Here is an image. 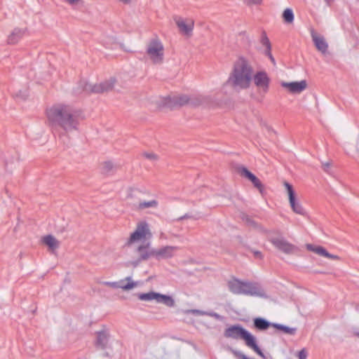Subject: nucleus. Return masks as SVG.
Returning <instances> with one entry per match:
<instances>
[{
	"label": "nucleus",
	"mask_w": 359,
	"mask_h": 359,
	"mask_svg": "<svg viewBox=\"0 0 359 359\" xmlns=\"http://www.w3.org/2000/svg\"><path fill=\"white\" fill-rule=\"evenodd\" d=\"M273 323H270L266 320L262 318L254 319V325L259 330H265L268 329Z\"/></svg>",
	"instance_id": "obj_24"
},
{
	"label": "nucleus",
	"mask_w": 359,
	"mask_h": 359,
	"mask_svg": "<svg viewBox=\"0 0 359 359\" xmlns=\"http://www.w3.org/2000/svg\"><path fill=\"white\" fill-rule=\"evenodd\" d=\"M239 173L241 176L248 178L250 181H252L255 175L250 172L246 168L242 167L239 168Z\"/></svg>",
	"instance_id": "obj_31"
},
{
	"label": "nucleus",
	"mask_w": 359,
	"mask_h": 359,
	"mask_svg": "<svg viewBox=\"0 0 359 359\" xmlns=\"http://www.w3.org/2000/svg\"><path fill=\"white\" fill-rule=\"evenodd\" d=\"M261 43L264 46L266 47V54L269 57V58L272 61V62L274 63L275 62L274 58L273 57V56L271 53V43H270L269 39L267 37L265 32H264L262 33V38H261Z\"/></svg>",
	"instance_id": "obj_22"
},
{
	"label": "nucleus",
	"mask_w": 359,
	"mask_h": 359,
	"mask_svg": "<svg viewBox=\"0 0 359 359\" xmlns=\"http://www.w3.org/2000/svg\"><path fill=\"white\" fill-rule=\"evenodd\" d=\"M224 336L227 338L243 340L246 346L254 351L262 358H265L264 354L257 344L256 337L242 326L238 325L230 326L225 330Z\"/></svg>",
	"instance_id": "obj_4"
},
{
	"label": "nucleus",
	"mask_w": 359,
	"mask_h": 359,
	"mask_svg": "<svg viewBox=\"0 0 359 359\" xmlns=\"http://www.w3.org/2000/svg\"><path fill=\"white\" fill-rule=\"evenodd\" d=\"M25 33V30L24 29L15 28L8 36V43L9 44H15L22 38Z\"/></svg>",
	"instance_id": "obj_19"
},
{
	"label": "nucleus",
	"mask_w": 359,
	"mask_h": 359,
	"mask_svg": "<svg viewBox=\"0 0 359 359\" xmlns=\"http://www.w3.org/2000/svg\"><path fill=\"white\" fill-rule=\"evenodd\" d=\"M284 186L287 190L290 205L292 211L298 215L306 216L307 213L301 203L296 199L295 193L292 186L287 182H284Z\"/></svg>",
	"instance_id": "obj_10"
},
{
	"label": "nucleus",
	"mask_w": 359,
	"mask_h": 359,
	"mask_svg": "<svg viewBox=\"0 0 359 359\" xmlns=\"http://www.w3.org/2000/svg\"><path fill=\"white\" fill-rule=\"evenodd\" d=\"M297 356L299 359H306L308 356L307 351L305 348H302L301 351L298 352Z\"/></svg>",
	"instance_id": "obj_35"
},
{
	"label": "nucleus",
	"mask_w": 359,
	"mask_h": 359,
	"mask_svg": "<svg viewBox=\"0 0 359 359\" xmlns=\"http://www.w3.org/2000/svg\"><path fill=\"white\" fill-rule=\"evenodd\" d=\"M186 313H191V314L197 315V316H211V317H215L216 318H218L219 317V314H217V313L207 312V311H201V310H198V309L188 310L186 311Z\"/></svg>",
	"instance_id": "obj_27"
},
{
	"label": "nucleus",
	"mask_w": 359,
	"mask_h": 359,
	"mask_svg": "<svg viewBox=\"0 0 359 359\" xmlns=\"http://www.w3.org/2000/svg\"><path fill=\"white\" fill-rule=\"evenodd\" d=\"M154 250L155 248L150 247L149 242H143L139 245L135 249L138 255V259L134 263L135 265H137L142 261H146L151 257L154 258Z\"/></svg>",
	"instance_id": "obj_13"
},
{
	"label": "nucleus",
	"mask_w": 359,
	"mask_h": 359,
	"mask_svg": "<svg viewBox=\"0 0 359 359\" xmlns=\"http://www.w3.org/2000/svg\"><path fill=\"white\" fill-rule=\"evenodd\" d=\"M253 254H254L255 257H256V258L262 259V257H263L262 252L259 251H254Z\"/></svg>",
	"instance_id": "obj_39"
},
{
	"label": "nucleus",
	"mask_w": 359,
	"mask_h": 359,
	"mask_svg": "<svg viewBox=\"0 0 359 359\" xmlns=\"http://www.w3.org/2000/svg\"><path fill=\"white\" fill-rule=\"evenodd\" d=\"M64 1L74 8L81 3V0H64Z\"/></svg>",
	"instance_id": "obj_36"
},
{
	"label": "nucleus",
	"mask_w": 359,
	"mask_h": 359,
	"mask_svg": "<svg viewBox=\"0 0 359 359\" xmlns=\"http://www.w3.org/2000/svg\"><path fill=\"white\" fill-rule=\"evenodd\" d=\"M251 182L259 190V193L263 195L264 194V187L261 181L255 176V177Z\"/></svg>",
	"instance_id": "obj_32"
},
{
	"label": "nucleus",
	"mask_w": 359,
	"mask_h": 359,
	"mask_svg": "<svg viewBox=\"0 0 359 359\" xmlns=\"http://www.w3.org/2000/svg\"><path fill=\"white\" fill-rule=\"evenodd\" d=\"M158 205V202L156 200H151L149 201H140L137 205V209L143 210L146 209H156Z\"/></svg>",
	"instance_id": "obj_21"
},
{
	"label": "nucleus",
	"mask_w": 359,
	"mask_h": 359,
	"mask_svg": "<svg viewBox=\"0 0 359 359\" xmlns=\"http://www.w3.org/2000/svg\"><path fill=\"white\" fill-rule=\"evenodd\" d=\"M252 81L260 93L266 94L269 89L270 78L264 71L253 72Z\"/></svg>",
	"instance_id": "obj_11"
},
{
	"label": "nucleus",
	"mask_w": 359,
	"mask_h": 359,
	"mask_svg": "<svg viewBox=\"0 0 359 359\" xmlns=\"http://www.w3.org/2000/svg\"><path fill=\"white\" fill-rule=\"evenodd\" d=\"M272 326L276 327L277 330L282 331L283 332L290 334L294 335L296 333L297 329L294 327H290L283 325L273 323Z\"/></svg>",
	"instance_id": "obj_26"
},
{
	"label": "nucleus",
	"mask_w": 359,
	"mask_h": 359,
	"mask_svg": "<svg viewBox=\"0 0 359 359\" xmlns=\"http://www.w3.org/2000/svg\"><path fill=\"white\" fill-rule=\"evenodd\" d=\"M231 352L236 358L239 359H255L248 358L246 355L238 350L231 348Z\"/></svg>",
	"instance_id": "obj_34"
},
{
	"label": "nucleus",
	"mask_w": 359,
	"mask_h": 359,
	"mask_svg": "<svg viewBox=\"0 0 359 359\" xmlns=\"http://www.w3.org/2000/svg\"><path fill=\"white\" fill-rule=\"evenodd\" d=\"M116 83L114 78H110L100 83L92 84L89 83H81L80 85L88 92L93 93H102L111 90Z\"/></svg>",
	"instance_id": "obj_9"
},
{
	"label": "nucleus",
	"mask_w": 359,
	"mask_h": 359,
	"mask_svg": "<svg viewBox=\"0 0 359 359\" xmlns=\"http://www.w3.org/2000/svg\"><path fill=\"white\" fill-rule=\"evenodd\" d=\"M152 237L149 225L147 222L142 221L137 223L135 230L130 234L126 243V246H132L138 242H145Z\"/></svg>",
	"instance_id": "obj_6"
},
{
	"label": "nucleus",
	"mask_w": 359,
	"mask_h": 359,
	"mask_svg": "<svg viewBox=\"0 0 359 359\" xmlns=\"http://www.w3.org/2000/svg\"><path fill=\"white\" fill-rule=\"evenodd\" d=\"M144 156L149 159H156V156L153 153H144Z\"/></svg>",
	"instance_id": "obj_38"
},
{
	"label": "nucleus",
	"mask_w": 359,
	"mask_h": 359,
	"mask_svg": "<svg viewBox=\"0 0 359 359\" xmlns=\"http://www.w3.org/2000/svg\"><path fill=\"white\" fill-rule=\"evenodd\" d=\"M269 240L276 249L285 254H293L297 250L295 245L282 236L270 237Z\"/></svg>",
	"instance_id": "obj_12"
},
{
	"label": "nucleus",
	"mask_w": 359,
	"mask_h": 359,
	"mask_svg": "<svg viewBox=\"0 0 359 359\" xmlns=\"http://www.w3.org/2000/svg\"><path fill=\"white\" fill-rule=\"evenodd\" d=\"M108 340V334L106 332H97V344L101 346L102 348H104Z\"/></svg>",
	"instance_id": "obj_28"
},
{
	"label": "nucleus",
	"mask_w": 359,
	"mask_h": 359,
	"mask_svg": "<svg viewBox=\"0 0 359 359\" xmlns=\"http://www.w3.org/2000/svg\"><path fill=\"white\" fill-rule=\"evenodd\" d=\"M228 287L229 290L236 294L267 298L264 290L257 283L241 281L237 278H233L228 282Z\"/></svg>",
	"instance_id": "obj_5"
},
{
	"label": "nucleus",
	"mask_w": 359,
	"mask_h": 359,
	"mask_svg": "<svg viewBox=\"0 0 359 359\" xmlns=\"http://www.w3.org/2000/svg\"><path fill=\"white\" fill-rule=\"evenodd\" d=\"M123 282H109V281H104L103 282V285L106 286L111 287L112 288L115 289H122L124 291H129L131 290V287L133 286V285H123Z\"/></svg>",
	"instance_id": "obj_23"
},
{
	"label": "nucleus",
	"mask_w": 359,
	"mask_h": 359,
	"mask_svg": "<svg viewBox=\"0 0 359 359\" xmlns=\"http://www.w3.org/2000/svg\"><path fill=\"white\" fill-rule=\"evenodd\" d=\"M283 19L285 23L292 24L294 22V16L293 11L291 8H285L283 13Z\"/></svg>",
	"instance_id": "obj_25"
},
{
	"label": "nucleus",
	"mask_w": 359,
	"mask_h": 359,
	"mask_svg": "<svg viewBox=\"0 0 359 359\" xmlns=\"http://www.w3.org/2000/svg\"><path fill=\"white\" fill-rule=\"evenodd\" d=\"M146 55L154 65H161L164 60V47L158 39H151L147 46Z\"/></svg>",
	"instance_id": "obj_7"
},
{
	"label": "nucleus",
	"mask_w": 359,
	"mask_h": 359,
	"mask_svg": "<svg viewBox=\"0 0 359 359\" xmlns=\"http://www.w3.org/2000/svg\"><path fill=\"white\" fill-rule=\"evenodd\" d=\"M42 241L49 248V250L52 252H54L60 246V242L51 235L44 236L42 238Z\"/></svg>",
	"instance_id": "obj_20"
},
{
	"label": "nucleus",
	"mask_w": 359,
	"mask_h": 359,
	"mask_svg": "<svg viewBox=\"0 0 359 359\" xmlns=\"http://www.w3.org/2000/svg\"><path fill=\"white\" fill-rule=\"evenodd\" d=\"M253 72L252 63L244 57H240L233 64L229 83L235 89L247 90L252 84Z\"/></svg>",
	"instance_id": "obj_2"
},
{
	"label": "nucleus",
	"mask_w": 359,
	"mask_h": 359,
	"mask_svg": "<svg viewBox=\"0 0 359 359\" xmlns=\"http://www.w3.org/2000/svg\"><path fill=\"white\" fill-rule=\"evenodd\" d=\"M47 119L53 128L60 127L66 133L77 130L79 115L70 105L57 104L46 111Z\"/></svg>",
	"instance_id": "obj_1"
},
{
	"label": "nucleus",
	"mask_w": 359,
	"mask_h": 359,
	"mask_svg": "<svg viewBox=\"0 0 359 359\" xmlns=\"http://www.w3.org/2000/svg\"><path fill=\"white\" fill-rule=\"evenodd\" d=\"M211 103V97L209 95H204L168 96L165 98L164 102L165 105L170 108L181 107L185 104H189L191 107H207L210 105Z\"/></svg>",
	"instance_id": "obj_3"
},
{
	"label": "nucleus",
	"mask_w": 359,
	"mask_h": 359,
	"mask_svg": "<svg viewBox=\"0 0 359 359\" xmlns=\"http://www.w3.org/2000/svg\"><path fill=\"white\" fill-rule=\"evenodd\" d=\"M356 335L359 337V333H357Z\"/></svg>",
	"instance_id": "obj_43"
},
{
	"label": "nucleus",
	"mask_w": 359,
	"mask_h": 359,
	"mask_svg": "<svg viewBox=\"0 0 359 359\" xmlns=\"http://www.w3.org/2000/svg\"><path fill=\"white\" fill-rule=\"evenodd\" d=\"M330 166L329 163L324 164L325 168H328Z\"/></svg>",
	"instance_id": "obj_42"
},
{
	"label": "nucleus",
	"mask_w": 359,
	"mask_h": 359,
	"mask_svg": "<svg viewBox=\"0 0 359 359\" xmlns=\"http://www.w3.org/2000/svg\"><path fill=\"white\" fill-rule=\"evenodd\" d=\"M175 22L180 32L187 36H191L194 27V21L191 18L175 17Z\"/></svg>",
	"instance_id": "obj_15"
},
{
	"label": "nucleus",
	"mask_w": 359,
	"mask_h": 359,
	"mask_svg": "<svg viewBox=\"0 0 359 359\" xmlns=\"http://www.w3.org/2000/svg\"><path fill=\"white\" fill-rule=\"evenodd\" d=\"M179 250L177 246L165 245L154 250V258L157 260L173 257Z\"/></svg>",
	"instance_id": "obj_14"
},
{
	"label": "nucleus",
	"mask_w": 359,
	"mask_h": 359,
	"mask_svg": "<svg viewBox=\"0 0 359 359\" xmlns=\"http://www.w3.org/2000/svg\"><path fill=\"white\" fill-rule=\"evenodd\" d=\"M263 0H244V2L248 5H260Z\"/></svg>",
	"instance_id": "obj_37"
},
{
	"label": "nucleus",
	"mask_w": 359,
	"mask_h": 359,
	"mask_svg": "<svg viewBox=\"0 0 359 359\" xmlns=\"http://www.w3.org/2000/svg\"><path fill=\"white\" fill-rule=\"evenodd\" d=\"M328 6H330L334 0H325Z\"/></svg>",
	"instance_id": "obj_40"
},
{
	"label": "nucleus",
	"mask_w": 359,
	"mask_h": 359,
	"mask_svg": "<svg viewBox=\"0 0 359 359\" xmlns=\"http://www.w3.org/2000/svg\"><path fill=\"white\" fill-rule=\"evenodd\" d=\"M280 85L283 88L287 89L290 93L294 94L301 93L307 87V83L305 80L294 82L283 81L280 83Z\"/></svg>",
	"instance_id": "obj_16"
},
{
	"label": "nucleus",
	"mask_w": 359,
	"mask_h": 359,
	"mask_svg": "<svg viewBox=\"0 0 359 359\" xmlns=\"http://www.w3.org/2000/svg\"><path fill=\"white\" fill-rule=\"evenodd\" d=\"M307 250L315 252L317 255H319L323 257H325L329 259L339 260L340 257L335 255H332L329 253L325 248L322 246H316L311 244L306 245Z\"/></svg>",
	"instance_id": "obj_18"
},
{
	"label": "nucleus",
	"mask_w": 359,
	"mask_h": 359,
	"mask_svg": "<svg viewBox=\"0 0 359 359\" xmlns=\"http://www.w3.org/2000/svg\"><path fill=\"white\" fill-rule=\"evenodd\" d=\"M311 38L316 48L322 53H325L327 50L328 44L325 38L313 30L311 31Z\"/></svg>",
	"instance_id": "obj_17"
},
{
	"label": "nucleus",
	"mask_w": 359,
	"mask_h": 359,
	"mask_svg": "<svg viewBox=\"0 0 359 359\" xmlns=\"http://www.w3.org/2000/svg\"><path fill=\"white\" fill-rule=\"evenodd\" d=\"M116 169V165L111 161H105L102 164V170L104 174H110Z\"/></svg>",
	"instance_id": "obj_29"
},
{
	"label": "nucleus",
	"mask_w": 359,
	"mask_h": 359,
	"mask_svg": "<svg viewBox=\"0 0 359 359\" xmlns=\"http://www.w3.org/2000/svg\"><path fill=\"white\" fill-rule=\"evenodd\" d=\"M118 282H123V285H133L131 290L136 287L138 285V282L134 281L130 276H128L123 279L118 280Z\"/></svg>",
	"instance_id": "obj_33"
},
{
	"label": "nucleus",
	"mask_w": 359,
	"mask_h": 359,
	"mask_svg": "<svg viewBox=\"0 0 359 359\" xmlns=\"http://www.w3.org/2000/svg\"><path fill=\"white\" fill-rule=\"evenodd\" d=\"M137 295L138 299L141 301H155L156 303L163 304L168 307H172L175 306L174 299L169 295L162 294L153 291L147 293H139Z\"/></svg>",
	"instance_id": "obj_8"
},
{
	"label": "nucleus",
	"mask_w": 359,
	"mask_h": 359,
	"mask_svg": "<svg viewBox=\"0 0 359 359\" xmlns=\"http://www.w3.org/2000/svg\"><path fill=\"white\" fill-rule=\"evenodd\" d=\"M184 218H189V216L187 215H185L184 216L180 218V219H182Z\"/></svg>",
	"instance_id": "obj_41"
},
{
	"label": "nucleus",
	"mask_w": 359,
	"mask_h": 359,
	"mask_svg": "<svg viewBox=\"0 0 359 359\" xmlns=\"http://www.w3.org/2000/svg\"><path fill=\"white\" fill-rule=\"evenodd\" d=\"M81 83H88V82L86 81H84V80H82V81H79L77 83L76 86L74 87V89H73L74 94H75L76 95H81L83 93H91L92 92H88L87 90L83 89V87L80 85Z\"/></svg>",
	"instance_id": "obj_30"
}]
</instances>
